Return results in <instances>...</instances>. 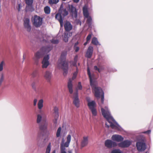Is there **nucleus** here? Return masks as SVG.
I'll return each instance as SVG.
<instances>
[{"mask_svg":"<svg viewBox=\"0 0 153 153\" xmlns=\"http://www.w3.org/2000/svg\"><path fill=\"white\" fill-rule=\"evenodd\" d=\"M88 74L90 78V85L94 92L95 96L99 98L101 95V103L99 104L101 108V111L102 114L104 118H106L108 122L109 123L110 126L113 129L118 130L120 129V126L111 116L110 112L107 106H105L104 108L102 105L104 101V93L100 88L97 87L95 84V82L93 81L91 76L90 69L88 67L87 68Z\"/></svg>","mask_w":153,"mask_h":153,"instance_id":"f257e3e1","label":"nucleus"},{"mask_svg":"<svg viewBox=\"0 0 153 153\" xmlns=\"http://www.w3.org/2000/svg\"><path fill=\"white\" fill-rule=\"evenodd\" d=\"M66 51L62 52L58 62V67H61L64 71L63 74L64 76H66L68 73V65L66 61Z\"/></svg>","mask_w":153,"mask_h":153,"instance_id":"f03ea898","label":"nucleus"},{"mask_svg":"<svg viewBox=\"0 0 153 153\" xmlns=\"http://www.w3.org/2000/svg\"><path fill=\"white\" fill-rule=\"evenodd\" d=\"M71 140V136L70 134L67 135L65 142L64 138L62 139L60 146V153H67L66 148L69 147Z\"/></svg>","mask_w":153,"mask_h":153,"instance_id":"7ed1b4c3","label":"nucleus"},{"mask_svg":"<svg viewBox=\"0 0 153 153\" xmlns=\"http://www.w3.org/2000/svg\"><path fill=\"white\" fill-rule=\"evenodd\" d=\"M52 49V47L45 46L42 47L35 55V58L39 59L42 57L45 54L48 53Z\"/></svg>","mask_w":153,"mask_h":153,"instance_id":"20e7f679","label":"nucleus"},{"mask_svg":"<svg viewBox=\"0 0 153 153\" xmlns=\"http://www.w3.org/2000/svg\"><path fill=\"white\" fill-rule=\"evenodd\" d=\"M78 71V68H76V71L74 73L73 76L72 77V80H71V79H69L68 81V89L69 92L71 94H72L73 92L72 80H73L76 78V77Z\"/></svg>","mask_w":153,"mask_h":153,"instance_id":"39448f33","label":"nucleus"},{"mask_svg":"<svg viewBox=\"0 0 153 153\" xmlns=\"http://www.w3.org/2000/svg\"><path fill=\"white\" fill-rule=\"evenodd\" d=\"M33 24L36 27H39L42 24V19L36 15L34 16L32 19Z\"/></svg>","mask_w":153,"mask_h":153,"instance_id":"423d86ee","label":"nucleus"},{"mask_svg":"<svg viewBox=\"0 0 153 153\" xmlns=\"http://www.w3.org/2000/svg\"><path fill=\"white\" fill-rule=\"evenodd\" d=\"M49 56L48 55L45 56L42 62V67L43 68H46L50 65Z\"/></svg>","mask_w":153,"mask_h":153,"instance_id":"0eeeda50","label":"nucleus"},{"mask_svg":"<svg viewBox=\"0 0 153 153\" xmlns=\"http://www.w3.org/2000/svg\"><path fill=\"white\" fill-rule=\"evenodd\" d=\"M136 146L138 150L139 151H144L146 147L145 143L143 140L137 142Z\"/></svg>","mask_w":153,"mask_h":153,"instance_id":"6e6552de","label":"nucleus"},{"mask_svg":"<svg viewBox=\"0 0 153 153\" xmlns=\"http://www.w3.org/2000/svg\"><path fill=\"white\" fill-rule=\"evenodd\" d=\"M73 102L74 105L77 108L79 107L80 101L78 97V92L76 91L74 94Z\"/></svg>","mask_w":153,"mask_h":153,"instance_id":"1a4fd4ad","label":"nucleus"},{"mask_svg":"<svg viewBox=\"0 0 153 153\" xmlns=\"http://www.w3.org/2000/svg\"><path fill=\"white\" fill-rule=\"evenodd\" d=\"M105 145L108 148H111L115 147L117 145V143L111 140H107L105 142Z\"/></svg>","mask_w":153,"mask_h":153,"instance_id":"9d476101","label":"nucleus"},{"mask_svg":"<svg viewBox=\"0 0 153 153\" xmlns=\"http://www.w3.org/2000/svg\"><path fill=\"white\" fill-rule=\"evenodd\" d=\"M24 25L25 28L28 32L31 30V26L30 25V20L28 18H25L24 20Z\"/></svg>","mask_w":153,"mask_h":153,"instance_id":"9b49d317","label":"nucleus"},{"mask_svg":"<svg viewBox=\"0 0 153 153\" xmlns=\"http://www.w3.org/2000/svg\"><path fill=\"white\" fill-rule=\"evenodd\" d=\"M131 142L128 140H124L118 144L119 146L125 148L128 147L131 144Z\"/></svg>","mask_w":153,"mask_h":153,"instance_id":"f8f14e48","label":"nucleus"},{"mask_svg":"<svg viewBox=\"0 0 153 153\" xmlns=\"http://www.w3.org/2000/svg\"><path fill=\"white\" fill-rule=\"evenodd\" d=\"M69 8L70 10L72 13V16L73 17L76 18L77 17V11L76 8L73 5H69Z\"/></svg>","mask_w":153,"mask_h":153,"instance_id":"ddd939ff","label":"nucleus"},{"mask_svg":"<svg viewBox=\"0 0 153 153\" xmlns=\"http://www.w3.org/2000/svg\"><path fill=\"white\" fill-rule=\"evenodd\" d=\"M111 139L117 142H121L123 140V137L117 134H114L112 135Z\"/></svg>","mask_w":153,"mask_h":153,"instance_id":"4468645a","label":"nucleus"},{"mask_svg":"<svg viewBox=\"0 0 153 153\" xmlns=\"http://www.w3.org/2000/svg\"><path fill=\"white\" fill-rule=\"evenodd\" d=\"M93 51V47L89 46L87 50L85 56L88 58H90L92 55Z\"/></svg>","mask_w":153,"mask_h":153,"instance_id":"2eb2a0df","label":"nucleus"},{"mask_svg":"<svg viewBox=\"0 0 153 153\" xmlns=\"http://www.w3.org/2000/svg\"><path fill=\"white\" fill-rule=\"evenodd\" d=\"M88 136H84L83 137V139L81 141V146L82 147H83L86 146L88 143Z\"/></svg>","mask_w":153,"mask_h":153,"instance_id":"dca6fc26","label":"nucleus"},{"mask_svg":"<svg viewBox=\"0 0 153 153\" xmlns=\"http://www.w3.org/2000/svg\"><path fill=\"white\" fill-rule=\"evenodd\" d=\"M55 18L59 22L61 27H62L63 26V20L62 15L59 13H57L56 15Z\"/></svg>","mask_w":153,"mask_h":153,"instance_id":"f3484780","label":"nucleus"},{"mask_svg":"<svg viewBox=\"0 0 153 153\" xmlns=\"http://www.w3.org/2000/svg\"><path fill=\"white\" fill-rule=\"evenodd\" d=\"M64 27L66 31H68L72 29V26L71 23L68 21H66L64 24Z\"/></svg>","mask_w":153,"mask_h":153,"instance_id":"a211bd4d","label":"nucleus"},{"mask_svg":"<svg viewBox=\"0 0 153 153\" xmlns=\"http://www.w3.org/2000/svg\"><path fill=\"white\" fill-rule=\"evenodd\" d=\"M52 76V73L49 71H46L44 75L45 78L48 81L50 80Z\"/></svg>","mask_w":153,"mask_h":153,"instance_id":"6ab92c4d","label":"nucleus"},{"mask_svg":"<svg viewBox=\"0 0 153 153\" xmlns=\"http://www.w3.org/2000/svg\"><path fill=\"white\" fill-rule=\"evenodd\" d=\"M39 128L43 132H46L47 130L48 124L47 123L39 124Z\"/></svg>","mask_w":153,"mask_h":153,"instance_id":"aec40b11","label":"nucleus"},{"mask_svg":"<svg viewBox=\"0 0 153 153\" xmlns=\"http://www.w3.org/2000/svg\"><path fill=\"white\" fill-rule=\"evenodd\" d=\"M72 35L71 32H65L64 33V35L63 36V39L65 42H67L68 40V38L69 37L71 36Z\"/></svg>","mask_w":153,"mask_h":153,"instance_id":"412c9836","label":"nucleus"},{"mask_svg":"<svg viewBox=\"0 0 153 153\" xmlns=\"http://www.w3.org/2000/svg\"><path fill=\"white\" fill-rule=\"evenodd\" d=\"M33 1V0H25L26 4L28 6L31 7V8L30 10L31 11H33L34 10V8L32 6Z\"/></svg>","mask_w":153,"mask_h":153,"instance_id":"4be33fe9","label":"nucleus"},{"mask_svg":"<svg viewBox=\"0 0 153 153\" xmlns=\"http://www.w3.org/2000/svg\"><path fill=\"white\" fill-rule=\"evenodd\" d=\"M88 105L90 109L95 108L96 106V103L94 101H91V102L88 103Z\"/></svg>","mask_w":153,"mask_h":153,"instance_id":"5701e85b","label":"nucleus"},{"mask_svg":"<svg viewBox=\"0 0 153 153\" xmlns=\"http://www.w3.org/2000/svg\"><path fill=\"white\" fill-rule=\"evenodd\" d=\"M83 12L84 16L85 17H87L89 16V14L88 12V8L87 6H85L83 8Z\"/></svg>","mask_w":153,"mask_h":153,"instance_id":"b1692460","label":"nucleus"},{"mask_svg":"<svg viewBox=\"0 0 153 153\" xmlns=\"http://www.w3.org/2000/svg\"><path fill=\"white\" fill-rule=\"evenodd\" d=\"M43 100L42 99H40L38 101L37 106L39 109L41 110L43 107Z\"/></svg>","mask_w":153,"mask_h":153,"instance_id":"393cba45","label":"nucleus"},{"mask_svg":"<svg viewBox=\"0 0 153 153\" xmlns=\"http://www.w3.org/2000/svg\"><path fill=\"white\" fill-rule=\"evenodd\" d=\"M42 116L41 114H38L37 116L36 123L37 124H39L42 120Z\"/></svg>","mask_w":153,"mask_h":153,"instance_id":"a878e982","label":"nucleus"},{"mask_svg":"<svg viewBox=\"0 0 153 153\" xmlns=\"http://www.w3.org/2000/svg\"><path fill=\"white\" fill-rule=\"evenodd\" d=\"M91 43L95 45H100V44L99 42L97 39L95 37H93Z\"/></svg>","mask_w":153,"mask_h":153,"instance_id":"bb28decb","label":"nucleus"},{"mask_svg":"<svg viewBox=\"0 0 153 153\" xmlns=\"http://www.w3.org/2000/svg\"><path fill=\"white\" fill-rule=\"evenodd\" d=\"M59 13L63 17L65 16L68 14V12L66 10V9H62V10L60 11V12Z\"/></svg>","mask_w":153,"mask_h":153,"instance_id":"cd10ccee","label":"nucleus"},{"mask_svg":"<svg viewBox=\"0 0 153 153\" xmlns=\"http://www.w3.org/2000/svg\"><path fill=\"white\" fill-rule=\"evenodd\" d=\"M87 19L86 21V22L88 25V26L89 27H91V26L92 19L91 17L90 16H88L87 17H85Z\"/></svg>","mask_w":153,"mask_h":153,"instance_id":"c85d7f7f","label":"nucleus"},{"mask_svg":"<svg viewBox=\"0 0 153 153\" xmlns=\"http://www.w3.org/2000/svg\"><path fill=\"white\" fill-rule=\"evenodd\" d=\"M5 63L4 61H2L0 62V72L2 71L5 66Z\"/></svg>","mask_w":153,"mask_h":153,"instance_id":"c756f323","label":"nucleus"},{"mask_svg":"<svg viewBox=\"0 0 153 153\" xmlns=\"http://www.w3.org/2000/svg\"><path fill=\"white\" fill-rule=\"evenodd\" d=\"M44 10L46 14H49L51 12L50 8L48 6H46L44 8Z\"/></svg>","mask_w":153,"mask_h":153,"instance_id":"7c9ffc66","label":"nucleus"},{"mask_svg":"<svg viewBox=\"0 0 153 153\" xmlns=\"http://www.w3.org/2000/svg\"><path fill=\"white\" fill-rule=\"evenodd\" d=\"M58 111V109L57 107H54V116L56 117V118H58L59 117Z\"/></svg>","mask_w":153,"mask_h":153,"instance_id":"2f4dec72","label":"nucleus"},{"mask_svg":"<svg viewBox=\"0 0 153 153\" xmlns=\"http://www.w3.org/2000/svg\"><path fill=\"white\" fill-rule=\"evenodd\" d=\"M48 3L50 4H56L59 1V0H48Z\"/></svg>","mask_w":153,"mask_h":153,"instance_id":"473e14b6","label":"nucleus"},{"mask_svg":"<svg viewBox=\"0 0 153 153\" xmlns=\"http://www.w3.org/2000/svg\"><path fill=\"white\" fill-rule=\"evenodd\" d=\"M61 127H59L56 132V137H60L61 136Z\"/></svg>","mask_w":153,"mask_h":153,"instance_id":"72a5a7b5","label":"nucleus"},{"mask_svg":"<svg viewBox=\"0 0 153 153\" xmlns=\"http://www.w3.org/2000/svg\"><path fill=\"white\" fill-rule=\"evenodd\" d=\"M51 150V143H50L48 144L46 149V153H50Z\"/></svg>","mask_w":153,"mask_h":153,"instance_id":"f704fd0d","label":"nucleus"},{"mask_svg":"<svg viewBox=\"0 0 153 153\" xmlns=\"http://www.w3.org/2000/svg\"><path fill=\"white\" fill-rule=\"evenodd\" d=\"M90 110H91L93 116H95L97 115V111L96 108Z\"/></svg>","mask_w":153,"mask_h":153,"instance_id":"c9c22d12","label":"nucleus"},{"mask_svg":"<svg viewBox=\"0 0 153 153\" xmlns=\"http://www.w3.org/2000/svg\"><path fill=\"white\" fill-rule=\"evenodd\" d=\"M111 153H123V152L119 149H115L112 150Z\"/></svg>","mask_w":153,"mask_h":153,"instance_id":"e433bc0d","label":"nucleus"},{"mask_svg":"<svg viewBox=\"0 0 153 153\" xmlns=\"http://www.w3.org/2000/svg\"><path fill=\"white\" fill-rule=\"evenodd\" d=\"M74 49L76 52H77L79 51V48L77 46H74Z\"/></svg>","mask_w":153,"mask_h":153,"instance_id":"4c0bfd02","label":"nucleus"},{"mask_svg":"<svg viewBox=\"0 0 153 153\" xmlns=\"http://www.w3.org/2000/svg\"><path fill=\"white\" fill-rule=\"evenodd\" d=\"M77 88L79 90H81L82 89V86L81 85V82H79L78 83Z\"/></svg>","mask_w":153,"mask_h":153,"instance_id":"58836bf2","label":"nucleus"},{"mask_svg":"<svg viewBox=\"0 0 153 153\" xmlns=\"http://www.w3.org/2000/svg\"><path fill=\"white\" fill-rule=\"evenodd\" d=\"M91 37V34H89L86 38V41H89Z\"/></svg>","mask_w":153,"mask_h":153,"instance_id":"ea45409f","label":"nucleus"},{"mask_svg":"<svg viewBox=\"0 0 153 153\" xmlns=\"http://www.w3.org/2000/svg\"><path fill=\"white\" fill-rule=\"evenodd\" d=\"M51 42L53 44H57L59 42V41L58 40H54V39H52Z\"/></svg>","mask_w":153,"mask_h":153,"instance_id":"a19ab883","label":"nucleus"},{"mask_svg":"<svg viewBox=\"0 0 153 153\" xmlns=\"http://www.w3.org/2000/svg\"><path fill=\"white\" fill-rule=\"evenodd\" d=\"M57 118H56V117L54 116V120H53V123L56 126L57 123Z\"/></svg>","mask_w":153,"mask_h":153,"instance_id":"79ce46f5","label":"nucleus"},{"mask_svg":"<svg viewBox=\"0 0 153 153\" xmlns=\"http://www.w3.org/2000/svg\"><path fill=\"white\" fill-rule=\"evenodd\" d=\"M37 100L36 99H35L33 100V105L34 106H35L37 104Z\"/></svg>","mask_w":153,"mask_h":153,"instance_id":"37998d69","label":"nucleus"},{"mask_svg":"<svg viewBox=\"0 0 153 153\" xmlns=\"http://www.w3.org/2000/svg\"><path fill=\"white\" fill-rule=\"evenodd\" d=\"M94 69L95 70L98 71L99 72H100L101 71L100 70L97 68V66H94Z\"/></svg>","mask_w":153,"mask_h":153,"instance_id":"c03bdc74","label":"nucleus"},{"mask_svg":"<svg viewBox=\"0 0 153 153\" xmlns=\"http://www.w3.org/2000/svg\"><path fill=\"white\" fill-rule=\"evenodd\" d=\"M151 131L150 130H148L147 131H144V132H142L143 133H144V134H149L150 133H151Z\"/></svg>","mask_w":153,"mask_h":153,"instance_id":"a18cd8bd","label":"nucleus"},{"mask_svg":"<svg viewBox=\"0 0 153 153\" xmlns=\"http://www.w3.org/2000/svg\"><path fill=\"white\" fill-rule=\"evenodd\" d=\"M63 8V5L62 4L60 5V8L59 10V13H60V11L62 10V9Z\"/></svg>","mask_w":153,"mask_h":153,"instance_id":"49530a36","label":"nucleus"},{"mask_svg":"<svg viewBox=\"0 0 153 153\" xmlns=\"http://www.w3.org/2000/svg\"><path fill=\"white\" fill-rule=\"evenodd\" d=\"M21 4H18V7L17 8V10H18L19 11H20V9H21Z\"/></svg>","mask_w":153,"mask_h":153,"instance_id":"de8ad7c7","label":"nucleus"},{"mask_svg":"<svg viewBox=\"0 0 153 153\" xmlns=\"http://www.w3.org/2000/svg\"><path fill=\"white\" fill-rule=\"evenodd\" d=\"M86 100L88 102V103H89V102H91V101L90 98L88 97H87L86 98Z\"/></svg>","mask_w":153,"mask_h":153,"instance_id":"09e8293b","label":"nucleus"},{"mask_svg":"<svg viewBox=\"0 0 153 153\" xmlns=\"http://www.w3.org/2000/svg\"><path fill=\"white\" fill-rule=\"evenodd\" d=\"M36 71H34L32 73V76H33L34 77L36 76Z\"/></svg>","mask_w":153,"mask_h":153,"instance_id":"8fccbe9b","label":"nucleus"},{"mask_svg":"<svg viewBox=\"0 0 153 153\" xmlns=\"http://www.w3.org/2000/svg\"><path fill=\"white\" fill-rule=\"evenodd\" d=\"M73 1L75 2V3H78L79 1V0H72Z\"/></svg>","mask_w":153,"mask_h":153,"instance_id":"3c124183","label":"nucleus"},{"mask_svg":"<svg viewBox=\"0 0 153 153\" xmlns=\"http://www.w3.org/2000/svg\"><path fill=\"white\" fill-rule=\"evenodd\" d=\"M77 23L78 24H79L80 25H81V22L79 20H78V22Z\"/></svg>","mask_w":153,"mask_h":153,"instance_id":"603ef678","label":"nucleus"},{"mask_svg":"<svg viewBox=\"0 0 153 153\" xmlns=\"http://www.w3.org/2000/svg\"><path fill=\"white\" fill-rule=\"evenodd\" d=\"M78 43H79L78 42H76L75 43L74 46H77V45L78 44Z\"/></svg>","mask_w":153,"mask_h":153,"instance_id":"864d4df0","label":"nucleus"},{"mask_svg":"<svg viewBox=\"0 0 153 153\" xmlns=\"http://www.w3.org/2000/svg\"><path fill=\"white\" fill-rule=\"evenodd\" d=\"M77 57H78L77 56H75V58H74V60H75V62H76V59H77Z\"/></svg>","mask_w":153,"mask_h":153,"instance_id":"5fc2aeb1","label":"nucleus"},{"mask_svg":"<svg viewBox=\"0 0 153 153\" xmlns=\"http://www.w3.org/2000/svg\"><path fill=\"white\" fill-rule=\"evenodd\" d=\"M88 41H86V42L84 43V45L85 46L88 43Z\"/></svg>","mask_w":153,"mask_h":153,"instance_id":"6e6d98bb","label":"nucleus"},{"mask_svg":"<svg viewBox=\"0 0 153 153\" xmlns=\"http://www.w3.org/2000/svg\"><path fill=\"white\" fill-rule=\"evenodd\" d=\"M105 125H106V127H107V128H109V125H108L107 124V123H105Z\"/></svg>","mask_w":153,"mask_h":153,"instance_id":"4d7b16f0","label":"nucleus"},{"mask_svg":"<svg viewBox=\"0 0 153 153\" xmlns=\"http://www.w3.org/2000/svg\"><path fill=\"white\" fill-rule=\"evenodd\" d=\"M68 153H72V151L71 150L69 151H68Z\"/></svg>","mask_w":153,"mask_h":153,"instance_id":"13d9d810","label":"nucleus"},{"mask_svg":"<svg viewBox=\"0 0 153 153\" xmlns=\"http://www.w3.org/2000/svg\"><path fill=\"white\" fill-rule=\"evenodd\" d=\"M52 153H56V150H54Z\"/></svg>","mask_w":153,"mask_h":153,"instance_id":"bf43d9fd","label":"nucleus"},{"mask_svg":"<svg viewBox=\"0 0 153 153\" xmlns=\"http://www.w3.org/2000/svg\"><path fill=\"white\" fill-rule=\"evenodd\" d=\"M33 89H35V87H34L33 86Z\"/></svg>","mask_w":153,"mask_h":153,"instance_id":"052dcab7","label":"nucleus"},{"mask_svg":"<svg viewBox=\"0 0 153 153\" xmlns=\"http://www.w3.org/2000/svg\"><path fill=\"white\" fill-rule=\"evenodd\" d=\"M62 0V1H66V0Z\"/></svg>","mask_w":153,"mask_h":153,"instance_id":"680f3d73","label":"nucleus"},{"mask_svg":"<svg viewBox=\"0 0 153 153\" xmlns=\"http://www.w3.org/2000/svg\"><path fill=\"white\" fill-rule=\"evenodd\" d=\"M39 136L38 135L37 137V139L39 138Z\"/></svg>","mask_w":153,"mask_h":153,"instance_id":"e2e57ef3","label":"nucleus"}]
</instances>
